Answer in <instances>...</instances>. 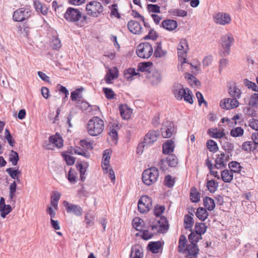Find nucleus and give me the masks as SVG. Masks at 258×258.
Returning <instances> with one entry per match:
<instances>
[{"instance_id":"f257e3e1","label":"nucleus","mask_w":258,"mask_h":258,"mask_svg":"<svg viewBox=\"0 0 258 258\" xmlns=\"http://www.w3.org/2000/svg\"><path fill=\"white\" fill-rule=\"evenodd\" d=\"M150 226L153 233H150L148 230L142 229V237L145 240L151 238L154 234L157 233H165L168 229V221L165 217H161L159 219H155L149 221Z\"/></svg>"},{"instance_id":"f03ea898","label":"nucleus","mask_w":258,"mask_h":258,"mask_svg":"<svg viewBox=\"0 0 258 258\" xmlns=\"http://www.w3.org/2000/svg\"><path fill=\"white\" fill-rule=\"evenodd\" d=\"M86 128L89 135L97 136L103 132L104 122L100 117L94 116L88 121Z\"/></svg>"},{"instance_id":"7ed1b4c3","label":"nucleus","mask_w":258,"mask_h":258,"mask_svg":"<svg viewBox=\"0 0 258 258\" xmlns=\"http://www.w3.org/2000/svg\"><path fill=\"white\" fill-rule=\"evenodd\" d=\"M64 18L70 22H73L79 26L80 23L86 22L87 16L83 15L82 12L77 9L68 8L64 14ZM81 26V25H80Z\"/></svg>"},{"instance_id":"20e7f679","label":"nucleus","mask_w":258,"mask_h":258,"mask_svg":"<svg viewBox=\"0 0 258 258\" xmlns=\"http://www.w3.org/2000/svg\"><path fill=\"white\" fill-rule=\"evenodd\" d=\"M172 92L177 100L183 99L189 104L193 103L191 92L189 89L183 88L181 84H175L172 87Z\"/></svg>"},{"instance_id":"39448f33","label":"nucleus","mask_w":258,"mask_h":258,"mask_svg":"<svg viewBox=\"0 0 258 258\" xmlns=\"http://www.w3.org/2000/svg\"><path fill=\"white\" fill-rule=\"evenodd\" d=\"M86 11L89 16L97 18L103 14L104 8L101 3L97 1H92L86 5Z\"/></svg>"},{"instance_id":"423d86ee","label":"nucleus","mask_w":258,"mask_h":258,"mask_svg":"<svg viewBox=\"0 0 258 258\" xmlns=\"http://www.w3.org/2000/svg\"><path fill=\"white\" fill-rule=\"evenodd\" d=\"M158 176V169L151 167L144 171L142 173V180L145 184L150 185L157 181Z\"/></svg>"},{"instance_id":"0eeeda50","label":"nucleus","mask_w":258,"mask_h":258,"mask_svg":"<svg viewBox=\"0 0 258 258\" xmlns=\"http://www.w3.org/2000/svg\"><path fill=\"white\" fill-rule=\"evenodd\" d=\"M136 53L141 58L144 59L149 58L153 53L151 44L148 42L140 43L137 47Z\"/></svg>"},{"instance_id":"6e6552de","label":"nucleus","mask_w":258,"mask_h":258,"mask_svg":"<svg viewBox=\"0 0 258 258\" xmlns=\"http://www.w3.org/2000/svg\"><path fill=\"white\" fill-rule=\"evenodd\" d=\"M220 42L222 48L224 49L222 55L225 56L229 53L230 47L234 42L233 35L230 33H228L221 37Z\"/></svg>"},{"instance_id":"1a4fd4ad","label":"nucleus","mask_w":258,"mask_h":258,"mask_svg":"<svg viewBox=\"0 0 258 258\" xmlns=\"http://www.w3.org/2000/svg\"><path fill=\"white\" fill-rule=\"evenodd\" d=\"M161 132L163 138H170L175 133L174 123L172 121L165 120L161 128Z\"/></svg>"},{"instance_id":"9d476101","label":"nucleus","mask_w":258,"mask_h":258,"mask_svg":"<svg viewBox=\"0 0 258 258\" xmlns=\"http://www.w3.org/2000/svg\"><path fill=\"white\" fill-rule=\"evenodd\" d=\"M152 200L147 196H143L139 200L138 207L139 212L145 213L149 211L152 207Z\"/></svg>"},{"instance_id":"9b49d317","label":"nucleus","mask_w":258,"mask_h":258,"mask_svg":"<svg viewBox=\"0 0 258 258\" xmlns=\"http://www.w3.org/2000/svg\"><path fill=\"white\" fill-rule=\"evenodd\" d=\"M188 49L187 41L185 39L180 40L177 47V53L179 58L180 59L181 65L186 62L187 51Z\"/></svg>"},{"instance_id":"f8f14e48","label":"nucleus","mask_w":258,"mask_h":258,"mask_svg":"<svg viewBox=\"0 0 258 258\" xmlns=\"http://www.w3.org/2000/svg\"><path fill=\"white\" fill-rule=\"evenodd\" d=\"M30 16L31 11L29 9L21 8L14 12L13 19L16 22H22L27 19Z\"/></svg>"},{"instance_id":"ddd939ff","label":"nucleus","mask_w":258,"mask_h":258,"mask_svg":"<svg viewBox=\"0 0 258 258\" xmlns=\"http://www.w3.org/2000/svg\"><path fill=\"white\" fill-rule=\"evenodd\" d=\"M230 157L228 154L223 152L217 154L215 159L214 167L217 169H221L226 167L227 163L229 160Z\"/></svg>"},{"instance_id":"4468645a","label":"nucleus","mask_w":258,"mask_h":258,"mask_svg":"<svg viewBox=\"0 0 258 258\" xmlns=\"http://www.w3.org/2000/svg\"><path fill=\"white\" fill-rule=\"evenodd\" d=\"M63 205L68 213H73L77 216H82L83 210L79 205L71 204L66 201L63 202Z\"/></svg>"},{"instance_id":"2eb2a0df","label":"nucleus","mask_w":258,"mask_h":258,"mask_svg":"<svg viewBox=\"0 0 258 258\" xmlns=\"http://www.w3.org/2000/svg\"><path fill=\"white\" fill-rule=\"evenodd\" d=\"M214 22L221 25L229 24L231 21L230 16L226 13H218L214 16Z\"/></svg>"},{"instance_id":"dca6fc26","label":"nucleus","mask_w":258,"mask_h":258,"mask_svg":"<svg viewBox=\"0 0 258 258\" xmlns=\"http://www.w3.org/2000/svg\"><path fill=\"white\" fill-rule=\"evenodd\" d=\"M159 136L158 131H150L145 136L144 142L147 146L154 143Z\"/></svg>"},{"instance_id":"f3484780","label":"nucleus","mask_w":258,"mask_h":258,"mask_svg":"<svg viewBox=\"0 0 258 258\" xmlns=\"http://www.w3.org/2000/svg\"><path fill=\"white\" fill-rule=\"evenodd\" d=\"M127 27L131 32L135 34H140L142 33V27L137 21L131 20L128 22Z\"/></svg>"},{"instance_id":"a211bd4d","label":"nucleus","mask_w":258,"mask_h":258,"mask_svg":"<svg viewBox=\"0 0 258 258\" xmlns=\"http://www.w3.org/2000/svg\"><path fill=\"white\" fill-rule=\"evenodd\" d=\"M118 77V71L116 67H113L108 70V72L105 77L106 83L107 84L112 83V80L117 79Z\"/></svg>"},{"instance_id":"6ab92c4d","label":"nucleus","mask_w":258,"mask_h":258,"mask_svg":"<svg viewBox=\"0 0 258 258\" xmlns=\"http://www.w3.org/2000/svg\"><path fill=\"white\" fill-rule=\"evenodd\" d=\"M154 47V56L155 57L161 58L164 57L166 55L167 51L162 48V44L161 41L156 42Z\"/></svg>"},{"instance_id":"aec40b11","label":"nucleus","mask_w":258,"mask_h":258,"mask_svg":"<svg viewBox=\"0 0 258 258\" xmlns=\"http://www.w3.org/2000/svg\"><path fill=\"white\" fill-rule=\"evenodd\" d=\"M83 90V88H81L77 89L76 90L71 92V98L73 101H77V106H80V104H84L85 105L87 104V102L80 100L82 98V95L80 94V92Z\"/></svg>"},{"instance_id":"412c9836","label":"nucleus","mask_w":258,"mask_h":258,"mask_svg":"<svg viewBox=\"0 0 258 258\" xmlns=\"http://www.w3.org/2000/svg\"><path fill=\"white\" fill-rule=\"evenodd\" d=\"M119 127L118 124L116 123L109 125V132L108 133L113 143L116 144L118 140L117 130Z\"/></svg>"},{"instance_id":"4be33fe9","label":"nucleus","mask_w":258,"mask_h":258,"mask_svg":"<svg viewBox=\"0 0 258 258\" xmlns=\"http://www.w3.org/2000/svg\"><path fill=\"white\" fill-rule=\"evenodd\" d=\"M175 144L172 140H167L162 145L163 153L170 155L174 151Z\"/></svg>"},{"instance_id":"5701e85b","label":"nucleus","mask_w":258,"mask_h":258,"mask_svg":"<svg viewBox=\"0 0 258 258\" xmlns=\"http://www.w3.org/2000/svg\"><path fill=\"white\" fill-rule=\"evenodd\" d=\"M76 166L77 169L80 172L81 180L82 181H84L86 179V173L88 167V163L87 162H85L84 163H78L76 164Z\"/></svg>"},{"instance_id":"b1692460","label":"nucleus","mask_w":258,"mask_h":258,"mask_svg":"<svg viewBox=\"0 0 258 258\" xmlns=\"http://www.w3.org/2000/svg\"><path fill=\"white\" fill-rule=\"evenodd\" d=\"M161 26L165 29L168 31L174 30L177 26V22L173 20H165L162 21Z\"/></svg>"},{"instance_id":"393cba45","label":"nucleus","mask_w":258,"mask_h":258,"mask_svg":"<svg viewBox=\"0 0 258 258\" xmlns=\"http://www.w3.org/2000/svg\"><path fill=\"white\" fill-rule=\"evenodd\" d=\"M49 141L58 148H60L63 146V139L58 134L56 133L55 135L50 136Z\"/></svg>"},{"instance_id":"a878e982","label":"nucleus","mask_w":258,"mask_h":258,"mask_svg":"<svg viewBox=\"0 0 258 258\" xmlns=\"http://www.w3.org/2000/svg\"><path fill=\"white\" fill-rule=\"evenodd\" d=\"M149 79L152 85L156 86L161 82L162 77L159 72L155 71L152 73Z\"/></svg>"},{"instance_id":"bb28decb","label":"nucleus","mask_w":258,"mask_h":258,"mask_svg":"<svg viewBox=\"0 0 258 258\" xmlns=\"http://www.w3.org/2000/svg\"><path fill=\"white\" fill-rule=\"evenodd\" d=\"M196 215L199 220L204 221L208 218L209 213L205 208L200 207L197 209Z\"/></svg>"},{"instance_id":"cd10ccee","label":"nucleus","mask_w":258,"mask_h":258,"mask_svg":"<svg viewBox=\"0 0 258 258\" xmlns=\"http://www.w3.org/2000/svg\"><path fill=\"white\" fill-rule=\"evenodd\" d=\"M221 178L226 183H230L233 179V174L231 171L226 169L221 172Z\"/></svg>"},{"instance_id":"c85d7f7f","label":"nucleus","mask_w":258,"mask_h":258,"mask_svg":"<svg viewBox=\"0 0 258 258\" xmlns=\"http://www.w3.org/2000/svg\"><path fill=\"white\" fill-rule=\"evenodd\" d=\"M34 6L37 12H40L43 15L47 14L48 8L46 5L42 4L39 1H35L34 2Z\"/></svg>"},{"instance_id":"c756f323","label":"nucleus","mask_w":258,"mask_h":258,"mask_svg":"<svg viewBox=\"0 0 258 258\" xmlns=\"http://www.w3.org/2000/svg\"><path fill=\"white\" fill-rule=\"evenodd\" d=\"M208 134L210 136L215 139H220L221 140L225 136L223 131L220 132L217 128H210L208 130Z\"/></svg>"},{"instance_id":"7c9ffc66","label":"nucleus","mask_w":258,"mask_h":258,"mask_svg":"<svg viewBox=\"0 0 258 258\" xmlns=\"http://www.w3.org/2000/svg\"><path fill=\"white\" fill-rule=\"evenodd\" d=\"M241 148L243 150L250 152L255 150L257 146L252 141H246L242 144Z\"/></svg>"},{"instance_id":"2f4dec72","label":"nucleus","mask_w":258,"mask_h":258,"mask_svg":"<svg viewBox=\"0 0 258 258\" xmlns=\"http://www.w3.org/2000/svg\"><path fill=\"white\" fill-rule=\"evenodd\" d=\"M119 111L121 116L124 119H128L131 117L132 113V110L128 108L126 106H120Z\"/></svg>"},{"instance_id":"473e14b6","label":"nucleus","mask_w":258,"mask_h":258,"mask_svg":"<svg viewBox=\"0 0 258 258\" xmlns=\"http://www.w3.org/2000/svg\"><path fill=\"white\" fill-rule=\"evenodd\" d=\"M229 94L231 97L239 99L241 96V91L235 85H233L229 88Z\"/></svg>"},{"instance_id":"72a5a7b5","label":"nucleus","mask_w":258,"mask_h":258,"mask_svg":"<svg viewBox=\"0 0 258 258\" xmlns=\"http://www.w3.org/2000/svg\"><path fill=\"white\" fill-rule=\"evenodd\" d=\"M186 250L188 251V253L191 256H197L199 253V249L196 243H190L187 245Z\"/></svg>"},{"instance_id":"f704fd0d","label":"nucleus","mask_w":258,"mask_h":258,"mask_svg":"<svg viewBox=\"0 0 258 258\" xmlns=\"http://www.w3.org/2000/svg\"><path fill=\"white\" fill-rule=\"evenodd\" d=\"M204 205L205 209L210 211H212L215 207V204L214 200L211 198L206 197L204 199Z\"/></svg>"},{"instance_id":"c9c22d12","label":"nucleus","mask_w":258,"mask_h":258,"mask_svg":"<svg viewBox=\"0 0 258 258\" xmlns=\"http://www.w3.org/2000/svg\"><path fill=\"white\" fill-rule=\"evenodd\" d=\"M223 149L227 153H231L233 150V145L228 142L226 138H223L220 140Z\"/></svg>"},{"instance_id":"e433bc0d","label":"nucleus","mask_w":258,"mask_h":258,"mask_svg":"<svg viewBox=\"0 0 258 258\" xmlns=\"http://www.w3.org/2000/svg\"><path fill=\"white\" fill-rule=\"evenodd\" d=\"M207 227L204 223H196L195 226V232L198 235L204 234L207 230Z\"/></svg>"},{"instance_id":"4c0bfd02","label":"nucleus","mask_w":258,"mask_h":258,"mask_svg":"<svg viewBox=\"0 0 258 258\" xmlns=\"http://www.w3.org/2000/svg\"><path fill=\"white\" fill-rule=\"evenodd\" d=\"M187 240L185 236L183 235H181L180 236L178 246V251L179 252H184L186 251L185 245L186 244Z\"/></svg>"},{"instance_id":"58836bf2","label":"nucleus","mask_w":258,"mask_h":258,"mask_svg":"<svg viewBox=\"0 0 258 258\" xmlns=\"http://www.w3.org/2000/svg\"><path fill=\"white\" fill-rule=\"evenodd\" d=\"M132 225L137 230L142 231L144 227V222L142 219L136 217L133 220Z\"/></svg>"},{"instance_id":"ea45409f","label":"nucleus","mask_w":258,"mask_h":258,"mask_svg":"<svg viewBox=\"0 0 258 258\" xmlns=\"http://www.w3.org/2000/svg\"><path fill=\"white\" fill-rule=\"evenodd\" d=\"M148 247L152 252L156 253L161 247V243L160 241L151 242L148 244Z\"/></svg>"},{"instance_id":"a19ab883","label":"nucleus","mask_w":258,"mask_h":258,"mask_svg":"<svg viewBox=\"0 0 258 258\" xmlns=\"http://www.w3.org/2000/svg\"><path fill=\"white\" fill-rule=\"evenodd\" d=\"M194 221L191 216L185 215L184 217V227L185 229L191 230Z\"/></svg>"},{"instance_id":"79ce46f5","label":"nucleus","mask_w":258,"mask_h":258,"mask_svg":"<svg viewBox=\"0 0 258 258\" xmlns=\"http://www.w3.org/2000/svg\"><path fill=\"white\" fill-rule=\"evenodd\" d=\"M143 253L141 248L137 247L132 248L130 258H143Z\"/></svg>"},{"instance_id":"37998d69","label":"nucleus","mask_w":258,"mask_h":258,"mask_svg":"<svg viewBox=\"0 0 258 258\" xmlns=\"http://www.w3.org/2000/svg\"><path fill=\"white\" fill-rule=\"evenodd\" d=\"M229 168L230 169V171H232V173H240L241 171V166L238 162L232 161L228 164Z\"/></svg>"},{"instance_id":"c03bdc74","label":"nucleus","mask_w":258,"mask_h":258,"mask_svg":"<svg viewBox=\"0 0 258 258\" xmlns=\"http://www.w3.org/2000/svg\"><path fill=\"white\" fill-rule=\"evenodd\" d=\"M95 216L93 214L89 212L86 213L85 216V221L86 223V227L92 226L94 224Z\"/></svg>"},{"instance_id":"a18cd8bd","label":"nucleus","mask_w":258,"mask_h":258,"mask_svg":"<svg viewBox=\"0 0 258 258\" xmlns=\"http://www.w3.org/2000/svg\"><path fill=\"white\" fill-rule=\"evenodd\" d=\"M169 13L175 16L184 17L187 16V11L179 9H173L169 11Z\"/></svg>"},{"instance_id":"49530a36","label":"nucleus","mask_w":258,"mask_h":258,"mask_svg":"<svg viewBox=\"0 0 258 258\" xmlns=\"http://www.w3.org/2000/svg\"><path fill=\"white\" fill-rule=\"evenodd\" d=\"M166 162L170 167H175L178 163V159L174 154H170L166 158Z\"/></svg>"},{"instance_id":"de8ad7c7","label":"nucleus","mask_w":258,"mask_h":258,"mask_svg":"<svg viewBox=\"0 0 258 258\" xmlns=\"http://www.w3.org/2000/svg\"><path fill=\"white\" fill-rule=\"evenodd\" d=\"M206 186L210 192L214 193L217 190L218 183L212 179L207 181Z\"/></svg>"},{"instance_id":"09e8293b","label":"nucleus","mask_w":258,"mask_h":258,"mask_svg":"<svg viewBox=\"0 0 258 258\" xmlns=\"http://www.w3.org/2000/svg\"><path fill=\"white\" fill-rule=\"evenodd\" d=\"M207 147L208 149L212 152H216L218 150L217 144L212 140H209L207 142Z\"/></svg>"},{"instance_id":"8fccbe9b","label":"nucleus","mask_w":258,"mask_h":258,"mask_svg":"<svg viewBox=\"0 0 258 258\" xmlns=\"http://www.w3.org/2000/svg\"><path fill=\"white\" fill-rule=\"evenodd\" d=\"M243 129L241 127H236L231 130L230 135L233 137H240L243 136Z\"/></svg>"},{"instance_id":"3c124183","label":"nucleus","mask_w":258,"mask_h":258,"mask_svg":"<svg viewBox=\"0 0 258 258\" xmlns=\"http://www.w3.org/2000/svg\"><path fill=\"white\" fill-rule=\"evenodd\" d=\"M190 197L192 202L198 203L200 201V195L196 188L191 189Z\"/></svg>"},{"instance_id":"603ef678","label":"nucleus","mask_w":258,"mask_h":258,"mask_svg":"<svg viewBox=\"0 0 258 258\" xmlns=\"http://www.w3.org/2000/svg\"><path fill=\"white\" fill-rule=\"evenodd\" d=\"M6 172L9 174V175L13 179L17 178L19 175H21V171L17 169H14L12 168H9L6 169Z\"/></svg>"},{"instance_id":"864d4df0","label":"nucleus","mask_w":258,"mask_h":258,"mask_svg":"<svg viewBox=\"0 0 258 258\" xmlns=\"http://www.w3.org/2000/svg\"><path fill=\"white\" fill-rule=\"evenodd\" d=\"M248 105L251 107L258 105V93H254L250 96Z\"/></svg>"},{"instance_id":"5fc2aeb1","label":"nucleus","mask_w":258,"mask_h":258,"mask_svg":"<svg viewBox=\"0 0 258 258\" xmlns=\"http://www.w3.org/2000/svg\"><path fill=\"white\" fill-rule=\"evenodd\" d=\"M111 10L110 16H114L118 19L120 18V14L118 12V7L116 4H112L109 7Z\"/></svg>"},{"instance_id":"6e6d98bb","label":"nucleus","mask_w":258,"mask_h":258,"mask_svg":"<svg viewBox=\"0 0 258 258\" xmlns=\"http://www.w3.org/2000/svg\"><path fill=\"white\" fill-rule=\"evenodd\" d=\"M202 238L201 235H198L196 232H191L188 236V239L191 243L196 244Z\"/></svg>"},{"instance_id":"4d7b16f0","label":"nucleus","mask_w":258,"mask_h":258,"mask_svg":"<svg viewBox=\"0 0 258 258\" xmlns=\"http://www.w3.org/2000/svg\"><path fill=\"white\" fill-rule=\"evenodd\" d=\"M147 10L150 13H160V8L157 5L148 4L147 6Z\"/></svg>"},{"instance_id":"13d9d810","label":"nucleus","mask_w":258,"mask_h":258,"mask_svg":"<svg viewBox=\"0 0 258 258\" xmlns=\"http://www.w3.org/2000/svg\"><path fill=\"white\" fill-rule=\"evenodd\" d=\"M19 160L18 153L13 150L11 151V154L10 155V161L12 162L13 165L17 164L18 161Z\"/></svg>"},{"instance_id":"bf43d9fd","label":"nucleus","mask_w":258,"mask_h":258,"mask_svg":"<svg viewBox=\"0 0 258 258\" xmlns=\"http://www.w3.org/2000/svg\"><path fill=\"white\" fill-rule=\"evenodd\" d=\"M67 178L71 183H75L77 181V174L75 170H73L72 168L70 169Z\"/></svg>"},{"instance_id":"052dcab7","label":"nucleus","mask_w":258,"mask_h":258,"mask_svg":"<svg viewBox=\"0 0 258 258\" xmlns=\"http://www.w3.org/2000/svg\"><path fill=\"white\" fill-rule=\"evenodd\" d=\"M12 211V208L10 205H6L3 206L0 208L1 215L3 218H5L6 215L9 214Z\"/></svg>"},{"instance_id":"680f3d73","label":"nucleus","mask_w":258,"mask_h":258,"mask_svg":"<svg viewBox=\"0 0 258 258\" xmlns=\"http://www.w3.org/2000/svg\"><path fill=\"white\" fill-rule=\"evenodd\" d=\"M16 188H17V183L16 181H14L12 183H11L10 187H9V197L10 199L12 200L15 196V192L16 191Z\"/></svg>"},{"instance_id":"e2e57ef3","label":"nucleus","mask_w":258,"mask_h":258,"mask_svg":"<svg viewBox=\"0 0 258 258\" xmlns=\"http://www.w3.org/2000/svg\"><path fill=\"white\" fill-rule=\"evenodd\" d=\"M244 83L248 89H252L253 91L258 92V86L254 82L249 81L247 79L244 80Z\"/></svg>"},{"instance_id":"0e129e2a","label":"nucleus","mask_w":258,"mask_h":258,"mask_svg":"<svg viewBox=\"0 0 258 258\" xmlns=\"http://www.w3.org/2000/svg\"><path fill=\"white\" fill-rule=\"evenodd\" d=\"M103 91L105 95V97L108 99H112L114 98L115 93L112 89L108 88H103Z\"/></svg>"},{"instance_id":"69168bd1","label":"nucleus","mask_w":258,"mask_h":258,"mask_svg":"<svg viewBox=\"0 0 258 258\" xmlns=\"http://www.w3.org/2000/svg\"><path fill=\"white\" fill-rule=\"evenodd\" d=\"M151 64V62H147L140 63L138 66V70L143 72H147Z\"/></svg>"},{"instance_id":"338daca9","label":"nucleus","mask_w":258,"mask_h":258,"mask_svg":"<svg viewBox=\"0 0 258 258\" xmlns=\"http://www.w3.org/2000/svg\"><path fill=\"white\" fill-rule=\"evenodd\" d=\"M248 126L253 130L258 131V119L252 118L248 121Z\"/></svg>"},{"instance_id":"774afa93","label":"nucleus","mask_w":258,"mask_h":258,"mask_svg":"<svg viewBox=\"0 0 258 258\" xmlns=\"http://www.w3.org/2000/svg\"><path fill=\"white\" fill-rule=\"evenodd\" d=\"M165 207L163 206H158L155 207L154 209V212L155 215L157 217L159 218V216L161 215V214L164 211Z\"/></svg>"}]
</instances>
